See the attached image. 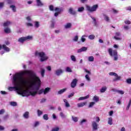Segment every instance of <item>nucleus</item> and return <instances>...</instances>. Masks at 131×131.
Listing matches in <instances>:
<instances>
[{
  "instance_id": "obj_55",
  "label": "nucleus",
  "mask_w": 131,
  "mask_h": 131,
  "mask_svg": "<svg viewBox=\"0 0 131 131\" xmlns=\"http://www.w3.org/2000/svg\"><path fill=\"white\" fill-rule=\"evenodd\" d=\"M26 20H27L28 22H31V17L30 16H27L26 18Z\"/></svg>"
},
{
  "instance_id": "obj_1",
  "label": "nucleus",
  "mask_w": 131,
  "mask_h": 131,
  "mask_svg": "<svg viewBox=\"0 0 131 131\" xmlns=\"http://www.w3.org/2000/svg\"><path fill=\"white\" fill-rule=\"evenodd\" d=\"M24 73L29 76L28 90L29 96L34 97L36 95H47L51 92V88H46L45 89L39 90L40 85V79L37 77L33 71H25Z\"/></svg>"
},
{
  "instance_id": "obj_24",
  "label": "nucleus",
  "mask_w": 131,
  "mask_h": 131,
  "mask_svg": "<svg viewBox=\"0 0 131 131\" xmlns=\"http://www.w3.org/2000/svg\"><path fill=\"white\" fill-rule=\"evenodd\" d=\"M63 102H64V103H65V106L67 108H69V107H70V104H69L68 103V101L67 100V99H63Z\"/></svg>"
},
{
  "instance_id": "obj_20",
  "label": "nucleus",
  "mask_w": 131,
  "mask_h": 131,
  "mask_svg": "<svg viewBox=\"0 0 131 131\" xmlns=\"http://www.w3.org/2000/svg\"><path fill=\"white\" fill-rule=\"evenodd\" d=\"M66 91H67V88L61 89L58 91V95H62V94H63V93H65Z\"/></svg>"
},
{
  "instance_id": "obj_43",
  "label": "nucleus",
  "mask_w": 131,
  "mask_h": 131,
  "mask_svg": "<svg viewBox=\"0 0 131 131\" xmlns=\"http://www.w3.org/2000/svg\"><path fill=\"white\" fill-rule=\"evenodd\" d=\"M95 35H90L88 36V38L89 39H91V40H93V39H95Z\"/></svg>"
},
{
  "instance_id": "obj_16",
  "label": "nucleus",
  "mask_w": 131,
  "mask_h": 131,
  "mask_svg": "<svg viewBox=\"0 0 131 131\" xmlns=\"http://www.w3.org/2000/svg\"><path fill=\"white\" fill-rule=\"evenodd\" d=\"M3 49L5 52H6L7 53H9V52L11 51V49L9 47H7L6 45H3Z\"/></svg>"
},
{
  "instance_id": "obj_35",
  "label": "nucleus",
  "mask_w": 131,
  "mask_h": 131,
  "mask_svg": "<svg viewBox=\"0 0 131 131\" xmlns=\"http://www.w3.org/2000/svg\"><path fill=\"white\" fill-rule=\"evenodd\" d=\"M59 115L62 119H65V118H66V116L63 113V112H60L59 113Z\"/></svg>"
},
{
  "instance_id": "obj_18",
  "label": "nucleus",
  "mask_w": 131,
  "mask_h": 131,
  "mask_svg": "<svg viewBox=\"0 0 131 131\" xmlns=\"http://www.w3.org/2000/svg\"><path fill=\"white\" fill-rule=\"evenodd\" d=\"M64 27L65 29H70L72 27V24L70 23H67L64 26Z\"/></svg>"
},
{
  "instance_id": "obj_47",
  "label": "nucleus",
  "mask_w": 131,
  "mask_h": 131,
  "mask_svg": "<svg viewBox=\"0 0 131 131\" xmlns=\"http://www.w3.org/2000/svg\"><path fill=\"white\" fill-rule=\"evenodd\" d=\"M35 27L36 28H38L39 27V22L35 21Z\"/></svg>"
},
{
  "instance_id": "obj_38",
  "label": "nucleus",
  "mask_w": 131,
  "mask_h": 131,
  "mask_svg": "<svg viewBox=\"0 0 131 131\" xmlns=\"http://www.w3.org/2000/svg\"><path fill=\"white\" fill-rule=\"evenodd\" d=\"M71 59L73 62H76V57L74 55H71Z\"/></svg>"
},
{
  "instance_id": "obj_21",
  "label": "nucleus",
  "mask_w": 131,
  "mask_h": 131,
  "mask_svg": "<svg viewBox=\"0 0 131 131\" xmlns=\"http://www.w3.org/2000/svg\"><path fill=\"white\" fill-rule=\"evenodd\" d=\"M10 8L11 9L12 11L14 12V13H16V6L14 5H10Z\"/></svg>"
},
{
  "instance_id": "obj_37",
  "label": "nucleus",
  "mask_w": 131,
  "mask_h": 131,
  "mask_svg": "<svg viewBox=\"0 0 131 131\" xmlns=\"http://www.w3.org/2000/svg\"><path fill=\"white\" fill-rule=\"evenodd\" d=\"M105 91H107V87L103 86L100 89V93H105Z\"/></svg>"
},
{
  "instance_id": "obj_60",
  "label": "nucleus",
  "mask_w": 131,
  "mask_h": 131,
  "mask_svg": "<svg viewBox=\"0 0 131 131\" xmlns=\"http://www.w3.org/2000/svg\"><path fill=\"white\" fill-rule=\"evenodd\" d=\"M124 29L125 30H128V29H129V26H124Z\"/></svg>"
},
{
  "instance_id": "obj_2",
  "label": "nucleus",
  "mask_w": 131,
  "mask_h": 131,
  "mask_svg": "<svg viewBox=\"0 0 131 131\" xmlns=\"http://www.w3.org/2000/svg\"><path fill=\"white\" fill-rule=\"evenodd\" d=\"M29 76L28 78L23 77V74L21 73H16L13 75L12 79V84L14 86L8 88L9 91H16L18 95H20L22 97H29V89H28V81Z\"/></svg>"
},
{
  "instance_id": "obj_9",
  "label": "nucleus",
  "mask_w": 131,
  "mask_h": 131,
  "mask_svg": "<svg viewBox=\"0 0 131 131\" xmlns=\"http://www.w3.org/2000/svg\"><path fill=\"white\" fill-rule=\"evenodd\" d=\"M55 11L56 12H55L54 13V16H55V17H58V16H59V14H60V13H61V12H62L63 11V10H62V9L59 8L58 7H55Z\"/></svg>"
},
{
  "instance_id": "obj_50",
  "label": "nucleus",
  "mask_w": 131,
  "mask_h": 131,
  "mask_svg": "<svg viewBox=\"0 0 131 131\" xmlns=\"http://www.w3.org/2000/svg\"><path fill=\"white\" fill-rule=\"evenodd\" d=\"M85 78L88 80V81H91V78H90V76H89V75H86L85 76Z\"/></svg>"
},
{
  "instance_id": "obj_29",
  "label": "nucleus",
  "mask_w": 131,
  "mask_h": 131,
  "mask_svg": "<svg viewBox=\"0 0 131 131\" xmlns=\"http://www.w3.org/2000/svg\"><path fill=\"white\" fill-rule=\"evenodd\" d=\"M103 17H104V19L105 21H106V22H109V21H110V18L106 15L103 14Z\"/></svg>"
},
{
  "instance_id": "obj_40",
  "label": "nucleus",
  "mask_w": 131,
  "mask_h": 131,
  "mask_svg": "<svg viewBox=\"0 0 131 131\" xmlns=\"http://www.w3.org/2000/svg\"><path fill=\"white\" fill-rule=\"evenodd\" d=\"M73 41L77 42L78 41V36L76 35L74 36V38L72 39Z\"/></svg>"
},
{
  "instance_id": "obj_31",
  "label": "nucleus",
  "mask_w": 131,
  "mask_h": 131,
  "mask_svg": "<svg viewBox=\"0 0 131 131\" xmlns=\"http://www.w3.org/2000/svg\"><path fill=\"white\" fill-rule=\"evenodd\" d=\"M94 60H95V58L94 57V56H91L88 57V61L89 62H94Z\"/></svg>"
},
{
  "instance_id": "obj_46",
  "label": "nucleus",
  "mask_w": 131,
  "mask_h": 131,
  "mask_svg": "<svg viewBox=\"0 0 131 131\" xmlns=\"http://www.w3.org/2000/svg\"><path fill=\"white\" fill-rule=\"evenodd\" d=\"M51 28H55V21H51V24L50 25Z\"/></svg>"
},
{
  "instance_id": "obj_22",
  "label": "nucleus",
  "mask_w": 131,
  "mask_h": 131,
  "mask_svg": "<svg viewBox=\"0 0 131 131\" xmlns=\"http://www.w3.org/2000/svg\"><path fill=\"white\" fill-rule=\"evenodd\" d=\"M11 24H12V23L10 21H7L4 22V24H3V26H4V27H8V26H10V25H11Z\"/></svg>"
},
{
  "instance_id": "obj_30",
  "label": "nucleus",
  "mask_w": 131,
  "mask_h": 131,
  "mask_svg": "<svg viewBox=\"0 0 131 131\" xmlns=\"http://www.w3.org/2000/svg\"><path fill=\"white\" fill-rule=\"evenodd\" d=\"M88 122V120L85 119H83L82 120H81L80 121V125H82L83 123H85Z\"/></svg>"
},
{
  "instance_id": "obj_63",
  "label": "nucleus",
  "mask_w": 131,
  "mask_h": 131,
  "mask_svg": "<svg viewBox=\"0 0 131 131\" xmlns=\"http://www.w3.org/2000/svg\"><path fill=\"white\" fill-rule=\"evenodd\" d=\"M113 12L114 14H117L118 13V10L113 9Z\"/></svg>"
},
{
  "instance_id": "obj_32",
  "label": "nucleus",
  "mask_w": 131,
  "mask_h": 131,
  "mask_svg": "<svg viewBox=\"0 0 131 131\" xmlns=\"http://www.w3.org/2000/svg\"><path fill=\"white\" fill-rule=\"evenodd\" d=\"M93 100V101H94V102H96L97 103V102H99V97L95 95L94 96Z\"/></svg>"
},
{
  "instance_id": "obj_5",
  "label": "nucleus",
  "mask_w": 131,
  "mask_h": 131,
  "mask_svg": "<svg viewBox=\"0 0 131 131\" xmlns=\"http://www.w3.org/2000/svg\"><path fill=\"white\" fill-rule=\"evenodd\" d=\"M98 7L99 6L98 5H93L92 7L88 5L86 6V9L87 11L90 12L91 13H93V12H96V11H97V9H98Z\"/></svg>"
},
{
  "instance_id": "obj_61",
  "label": "nucleus",
  "mask_w": 131,
  "mask_h": 131,
  "mask_svg": "<svg viewBox=\"0 0 131 131\" xmlns=\"http://www.w3.org/2000/svg\"><path fill=\"white\" fill-rule=\"evenodd\" d=\"M1 93L2 94V95H7L8 94V93H7L6 91H1Z\"/></svg>"
},
{
  "instance_id": "obj_23",
  "label": "nucleus",
  "mask_w": 131,
  "mask_h": 131,
  "mask_svg": "<svg viewBox=\"0 0 131 131\" xmlns=\"http://www.w3.org/2000/svg\"><path fill=\"white\" fill-rule=\"evenodd\" d=\"M90 98V95H88L85 97H81L78 98V101H82L83 100H86V99H89Z\"/></svg>"
},
{
  "instance_id": "obj_19",
  "label": "nucleus",
  "mask_w": 131,
  "mask_h": 131,
  "mask_svg": "<svg viewBox=\"0 0 131 131\" xmlns=\"http://www.w3.org/2000/svg\"><path fill=\"white\" fill-rule=\"evenodd\" d=\"M77 107L78 108H80L81 107H83L84 106H85V105H86V102H80L77 103Z\"/></svg>"
},
{
  "instance_id": "obj_54",
  "label": "nucleus",
  "mask_w": 131,
  "mask_h": 131,
  "mask_svg": "<svg viewBox=\"0 0 131 131\" xmlns=\"http://www.w3.org/2000/svg\"><path fill=\"white\" fill-rule=\"evenodd\" d=\"M60 130V128L57 127L55 128H53L51 131H59Z\"/></svg>"
},
{
  "instance_id": "obj_6",
  "label": "nucleus",
  "mask_w": 131,
  "mask_h": 131,
  "mask_svg": "<svg viewBox=\"0 0 131 131\" xmlns=\"http://www.w3.org/2000/svg\"><path fill=\"white\" fill-rule=\"evenodd\" d=\"M32 38H33L32 36L21 37L18 38V42H20V43H24V42L26 41V40H30L31 39H32Z\"/></svg>"
},
{
  "instance_id": "obj_58",
  "label": "nucleus",
  "mask_w": 131,
  "mask_h": 131,
  "mask_svg": "<svg viewBox=\"0 0 131 131\" xmlns=\"http://www.w3.org/2000/svg\"><path fill=\"white\" fill-rule=\"evenodd\" d=\"M7 3L9 5H12L13 2V1H12V0H7Z\"/></svg>"
},
{
  "instance_id": "obj_33",
  "label": "nucleus",
  "mask_w": 131,
  "mask_h": 131,
  "mask_svg": "<svg viewBox=\"0 0 131 131\" xmlns=\"http://www.w3.org/2000/svg\"><path fill=\"white\" fill-rule=\"evenodd\" d=\"M72 119L74 122H77L78 121V117H74L73 116H72Z\"/></svg>"
},
{
  "instance_id": "obj_8",
  "label": "nucleus",
  "mask_w": 131,
  "mask_h": 131,
  "mask_svg": "<svg viewBox=\"0 0 131 131\" xmlns=\"http://www.w3.org/2000/svg\"><path fill=\"white\" fill-rule=\"evenodd\" d=\"M63 72H64V71L62 69H58L55 71L54 73L57 76H60Z\"/></svg>"
},
{
  "instance_id": "obj_62",
  "label": "nucleus",
  "mask_w": 131,
  "mask_h": 131,
  "mask_svg": "<svg viewBox=\"0 0 131 131\" xmlns=\"http://www.w3.org/2000/svg\"><path fill=\"white\" fill-rule=\"evenodd\" d=\"M5 113V110L2 109L0 110V115H3Z\"/></svg>"
},
{
  "instance_id": "obj_56",
  "label": "nucleus",
  "mask_w": 131,
  "mask_h": 131,
  "mask_svg": "<svg viewBox=\"0 0 131 131\" xmlns=\"http://www.w3.org/2000/svg\"><path fill=\"white\" fill-rule=\"evenodd\" d=\"M26 25L28 27H32V26H33V24L29 23H27Z\"/></svg>"
},
{
  "instance_id": "obj_41",
  "label": "nucleus",
  "mask_w": 131,
  "mask_h": 131,
  "mask_svg": "<svg viewBox=\"0 0 131 131\" xmlns=\"http://www.w3.org/2000/svg\"><path fill=\"white\" fill-rule=\"evenodd\" d=\"M49 10L51 12H54V11H55V7H54L53 5H50L49 6Z\"/></svg>"
},
{
  "instance_id": "obj_12",
  "label": "nucleus",
  "mask_w": 131,
  "mask_h": 131,
  "mask_svg": "<svg viewBox=\"0 0 131 131\" xmlns=\"http://www.w3.org/2000/svg\"><path fill=\"white\" fill-rule=\"evenodd\" d=\"M86 51H88V48L85 47H82L80 49H78L77 52L79 54L80 53H82V52H86Z\"/></svg>"
},
{
  "instance_id": "obj_3",
  "label": "nucleus",
  "mask_w": 131,
  "mask_h": 131,
  "mask_svg": "<svg viewBox=\"0 0 131 131\" xmlns=\"http://www.w3.org/2000/svg\"><path fill=\"white\" fill-rule=\"evenodd\" d=\"M35 57L40 58V62H45L49 59V57L47 56V54L43 52L36 51L35 52Z\"/></svg>"
},
{
  "instance_id": "obj_44",
  "label": "nucleus",
  "mask_w": 131,
  "mask_h": 131,
  "mask_svg": "<svg viewBox=\"0 0 131 131\" xmlns=\"http://www.w3.org/2000/svg\"><path fill=\"white\" fill-rule=\"evenodd\" d=\"M37 115H38V116H40L41 115H42V113H43V112H42V111H40V110H38L37 111Z\"/></svg>"
},
{
  "instance_id": "obj_4",
  "label": "nucleus",
  "mask_w": 131,
  "mask_h": 131,
  "mask_svg": "<svg viewBox=\"0 0 131 131\" xmlns=\"http://www.w3.org/2000/svg\"><path fill=\"white\" fill-rule=\"evenodd\" d=\"M108 54L111 57H114V61H117L118 60V53L116 50H112V49L110 48L108 50Z\"/></svg>"
},
{
  "instance_id": "obj_53",
  "label": "nucleus",
  "mask_w": 131,
  "mask_h": 131,
  "mask_svg": "<svg viewBox=\"0 0 131 131\" xmlns=\"http://www.w3.org/2000/svg\"><path fill=\"white\" fill-rule=\"evenodd\" d=\"M74 94H75L74 92L71 93L70 95L68 96V98H69V99H70V98L74 96Z\"/></svg>"
},
{
  "instance_id": "obj_7",
  "label": "nucleus",
  "mask_w": 131,
  "mask_h": 131,
  "mask_svg": "<svg viewBox=\"0 0 131 131\" xmlns=\"http://www.w3.org/2000/svg\"><path fill=\"white\" fill-rule=\"evenodd\" d=\"M108 74L111 76H115V78L113 79V81H118V80H121V76H118V74H117L116 73L110 72Z\"/></svg>"
},
{
  "instance_id": "obj_59",
  "label": "nucleus",
  "mask_w": 131,
  "mask_h": 131,
  "mask_svg": "<svg viewBox=\"0 0 131 131\" xmlns=\"http://www.w3.org/2000/svg\"><path fill=\"white\" fill-rule=\"evenodd\" d=\"M114 38V39H116V40H121V38L116 37V36H115Z\"/></svg>"
},
{
  "instance_id": "obj_39",
  "label": "nucleus",
  "mask_w": 131,
  "mask_h": 131,
  "mask_svg": "<svg viewBox=\"0 0 131 131\" xmlns=\"http://www.w3.org/2000/svg\"><path fill=\"white\" fill-rule=\"evenodd\" d=\"M10 104L11 105V106H13V107H15V106H17V105H18V104L16 102H11L10 103Z\"/></svg>"
},
{
  "instance_id": "obj_64",
  "label": "nucleus",
  "mask_w": 131,
  "mask_h": 131,
  "mask_svg": "<svg viewBox=\"0 0 131 131\" xmlns=\"http://www.w3.org/2000/svg\"><path fill=\"white\" fill-rule=\"evenodd\" d=\"M0 130L3 131L5 130V127L3 126L0 125Z\"/></svg>"
},
{
  "instance_id": "obj_13",
  "label": "nucleus",
  "mask_w": 131,
  "mask_h": 131,
  "mask_svg": "<svg viewBox=\"0 0 131 131\" xmlns=\"http://www.w3.org/2000/svg\"><path fill=\"white\" fill-rule=\"evenodd\" d=\"M36 4L37 7H43L45 6L41 0H36Z\"/></svg>"
},
{
  "instance_id": "obj_45",
  "label": "nucleus",
  "mask_w": 131,
  "mask_h": 131,
  "mask_svg": "<svg viewBox=\"0 0 131 131\" xmlns=\"http://www.w3.org/2000/svg\"><path fill=\"white\" fill-rule=\"evenodd\" d=\"M66 71L67 72H72V70H71V68L70 67H67L66 69Z\"/></svg>"
},
{
  "instance_id": "obj_10",
  "label": "nucleus",
  "mask_w": 131,
  "mask_h": 131,
  "mask_svg": "<svg viewBox=\"0 0 131 131\" xmlns=\"http://www.w3.org/2000/svg\"><path fill=\"white\" fill-rule=\"evenodd\" d=\"M92 126L93 130H97L98 129V127L99 126V124L96 122V121L92 122Z\"/></svg>"
},
{
  "instance_id": "obj_49",
  "label": "nucleus",
  "mask_w": 131,
  "mask_h": 131,
  "mask_svg": "<svg viewBox=\"0 0 131 131\" xmlns=\"http://www.w3.org/2000/svg\"><path fill=\"white\" fill-rule=\"evenodd\" d=\"M5 6V2H1L0 3V10L1 9H3V7Z\"/></svg>"
},
{
  "instance_id": "obj_15",
  "label": "nucleus",
  "mask_w": 131,
  "mask_h": 131,
  "mask_svg": "<svg viewBox=\"0 0 131 131\" xmlns=\"http://www.w3.org/2000/svg\"><path fill=\"white\" fill-rule=\"evenodd\" d=\"M69 14H70L71 15H76V11H75L73 8H70L69 9Z\"/></svg>"
},
{
  "instance_id": "obj_28",
  "label": "nucleus",
  "mask_w": 131,
  "mask_h": 131,
  "mask_svg": "<svg viewBox=\"0 0 131 131\" xmlns=\"http://www.w3.org/2000/svg\"><path fill=\"white\" fill-rule=\"evenodd\" d=\"M83 11H84V7H79L77 10V12L79 13H82Z\"/></svg>"
},
{
  "instance_id": "obj_25",
  "label": "nucleus",
  "mask_w": 131,
  "mask_h": 131,
  "mask_svg": "<svg viewBox=\"0 0 131 131\" xmlns=\"http://www.w3.org/2000/svg\"><path fill=\"white\" fill-rule=\"evenodd\" d=\"M46 73V70L43 68L40 69V74L42 77H45V73Z\"/></svg>"
},
{
  "instance_id": "obj_26",
  "label": "nucleus",
  "mask_w": 131,
  "mask_h": 131,
  "mask_svg": "<svg viewBox=\"0 0 131 131\" xmlns=\"http://www.w3.org/2000/svg\"><path fill=\"white\" fill-rule=\"evenodd\" d=\"M85 37H88V36L86 35H83L81 37V41L82 42H84L86 40V39H85Z\"/></svg>"
},
{
  "instance_id": "obj_11",
  "label": "nucleus",
  "mask_w": 131,
  "mask_h": 131,
  "mask_svg": "<svg viewBox=\"0 0 131 131\" xmlns=\"http://www.w3.org/2000/svg\"><path fill=\"white\" fill-rule=\"evenodd\" d=\"M77 84V79H74L71 83V88L74 89Z\"/></svg>"
},
{
  "instance_id": "obj_34",
  "label": "nucleus",
  "mask_w": 131,
  "mask_h": 131,
  "mask_svg": "<svg viewBox=\"0 0 131 131\" xmlns=\"http://www.w3.org/2000/svg\"><path fill=\"white\" fill-rule=\"evenodd\" d=\"M113 124V119L112 117L108 118V124L110 125H112Z\"/></svg>"
},
{
  "instance_id": "obj_51",
  "label": "nucleus",
  "mask_w": 131,
  "mask_h": 131,
  "mask_svg": "<svg viewBox=\"0 0 131 131\" xmlns=\"http://www.w3.org/2000/svg\"><path fill=\"white\" fill-rule=\"evenodd\" d=\"M126 82L128 84H131V78L127 79Z\"/></svg>"
},
{
  "instance_id": "obj_48",
  "label": "nucleus",
  "mask_w": 131,
  "mask_h": 131,
  "mask_svg": "<svg viewBox=\"0 0 131 131\" xmlns=\"http://www.w3.org/2000/svg\"><path fill=\"white\" fill-rule=\"evenodd\" d=\"M95 104H96V103L95 102H90V105L89 106V108H92V107H93V106H94V105H95Z\"/></svg>"
},
{
  "instance_id": "obj_36",
  "label": "nucleus",
  "mask_w": 131,
  "mask_h": 131,
  "mask_svg": "<svg viewBox=\"0 0 131 131\" xmlns=\"http://www.w3.org/2000/svg\"><path fill=\"white\" fill-rule=\"evenodd\" d=\"M130 105H131V99L129 100L128 104L126 107V111H128V110H129V107H130Z\"/></svg>"
},
{
  "instance_id": "obj_27",
  "label": "nucleus",
  "mask_w": 131,
  "mask_h": 131,
  "mask_svg": "<svg viewBox=\"0 0 131 131\" xmlns=\"http://www.w3.org/2000/svg\"><path fill=\"white\" fill-rule=\"evenodd\" d=\"M4 32L5 33H11V29L9 27L5 28Z\"/></svg>"
},
{
  "instance_id": "obj_14",
  "label": "nucleus",
  "mask_w": 131,
  "mask_h": 131,
  "mask_svg": "<svg viewBox=\"0 0 131 131\" xmlns=\"http://www.w3.org/2000/svg\"><path fill=\"white\" fill-rule=\"evenodd\" d=\"M91 19H92V23L94 24V26L96 27H98V23H97V19L94 16H91Z\"/></svg>"
},
{
  "instance_id": "obj_17",
  "label": "nucleus",
  "mask_w": 131,
  "mask_h": 131,
  "mask_svg": "<svg viewBox=\"0 0 131 131\" xmlns=\"http://www.w3.org/2000/svg\"><path fill=\"white\" fill-rule=\"evenodd\" d=\"M23 116L25 119H28L29 118V112H25Z\"/></svg>"
},
{
  "instance_id": "obj_52",
  "label": "nucleus",
  "mask_w": 131,
  "mask_h": 131,
  "mask_svg": "<svg viewBox=\"0 0 131 131\" xmlns=\"http://www.w3.org/2000/svg\"><path fill=\"white\" fill-rule=\"evenodd\" d=\"M118 94L120 95H123L124 94V92L122 90H118Z\"/></svg>"
},
{
  "instance_id": "obj_57",
  "label": "nucleus",
  "mask_w": 131,
  "mask_h": 131,
  "mask_svg": "<svg viewBox=\"0 0 131 131\" xmlns=\"http://www.w3.org/2000/svg\"><path fill=\"white\" fill-rule=\"evenodd\" d=\"M124 23L125 24H126L127 25H129L130 24V21L128 20H125L124 21Z\"/></svg>"
},
{
  "instance_id": "obj_42",
  "label": "nucleus",
  "mask_w": 131,
  "mask_h": 131,
  "mask_svg": "<svg viewBox=\"0 0 131 131\" xmlns=\"http://www.w3.org/2000/svg\"><path fill=\"white\" fill-rule=\"evenodd\" d=\"M43 118L45 120H49V115L48 114L43 115Z\"/></svg>"
}]
</instances>
